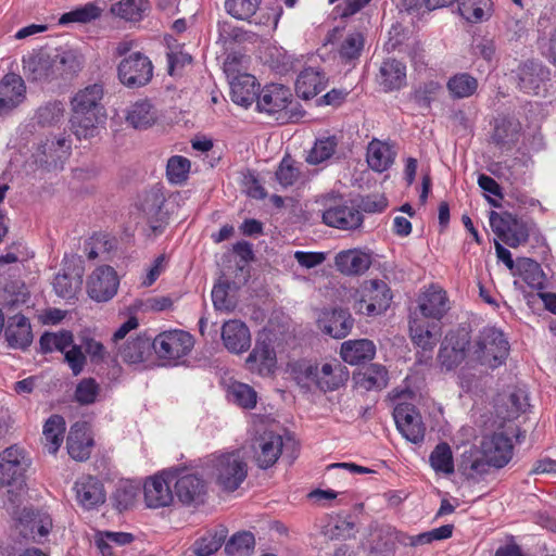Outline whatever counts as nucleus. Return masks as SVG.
<instances>
[{
    "instance_id": "obj_1",
    "label": "nucleus",
    "mask_w": 556,
    "mask_h": 556,
    "mask_svg": "<svg viewBox=\"0 0 556 556\" xmlns=\"http://www.w3.org/2000/svg\"><path fill=\"white\" fill-rule=\"evenodd\" d=\"M291 374L296 383L306 390L334 391L349 379V370L339 361L312 363L299 361L291 365Z\"/></svg>"
},
{
    "instance_id": "obj_2",
    "label": "nucleus",
    "mask_w": 556,
    "mask_h": 556,
    "mask_svg": "<svg viewBox=\"0 0 556 556\" xmlns=\"http://www.w3.org/2000/svg\"><path fill=\"white\" fill-rule=\"evenodd\" d=\"M511 440L504 433L484 435L480 443L481 458L477 457V451H469L464 455L462 467L464 473L473 478L475 475H482L488 467L503 468L513 457Z\"/></svg>"
},
{
    "instance_id": "obj_3",
    "label": "nucleus",
    "mask_w": 556,
    "mask_h": 556,
    "mask_svg": "<svg viewBox=\"0 0 556 556\" xmlns=\"http://www.w3.org/2000/svg\"><path fill=\"white\" fill-rule=\"evenodd\" d=\"M28 465L24 451L17 446H10L0 453V484L8 486V501L4 503L8 514L16 515L18 504L24 502Z\"/></svg>"
},
{
    "instance_id": "obj_4",
    "label": "nucleus",
    "mask_w": 556,
    "mask_h": 556,
    "mask_svg": "<svg viewBox=\"0 0 556 556\" xmlns=\"http://www.w3.org/2000/svg\"><path fill=\"white\" fill-rule=\"evenodd\" d=\"M472 358L491 369L502 366L509 354V343L500 329L484 327L472 346Z\"/></svg>"
},
{
    "instance_id": "obj_5",
    "label": "nucleus",
    "mask_w": 556,
    "mask_h": 556,
    "mask_svg": "<svg viewBox=\"0 0 556 556\" xmlns=\"http://www.w3.org/2000/svg\"><path fill=\"white\" fill-rule=\"evenodd\" d=\"M208 469L216 483L225 491H235L247 477L248 468L239 452L214 454Z\"/></svg>"
},
{
    "instance_id": "obj_6",
    "label": "nucleus",
    "mask_w": 556,
    "mask_h": 556,
    "mask_svg": "<svg viewBox=\"0 0 556 556\" xmlns=\"http://www.w3.org/2000/svg\"><path fill=\"white\" fill-rule=\"evenodd\" d=\"M391 300V290L383 280H366L355 292L353 308L364 316H377L388 309Z\"/></svg>"
},
{
    "instance_id": "obj_7",
    "label": "nucleus",
    "mask_w": 556,
    "mask_h": 556,
    "mask_svg": "<svg viewBox=\"0 0 556 556\" xmlns=\"http://www.w3.org/2000/svg\"><path fill=\"white\" fill-rule=\"evenodd\" d=\"M254 438L252 439L253 457L258 467L266 469L271 467L282 452V437L270 430L263 421L254 422Z\"/></svg>"
},
{
    "instance_id": "obj_8",
    "label": "nucleus",
    "mask_w": 556,
    "mask_h": 556,
    "mask_svg": "<svg viewBox=\"0 0 556 556\" xmlns=\"http://www.w3.org/2000/svg\"><path fill=\"white\" fill-rule=\"evenodd\" d=\"M193 344V337L187 331L169 330L157 334L152 346L160 358L176 362L188 355Z\"/></svg>"
},
{
    "instance_id": "obj_9",
    "label": "nucleus",
    "mask_w": 556,
    "mask_h": 556,
    "mask_svg": "<svg viewBox=\"0 0 556 556\" xmlns=\"http://www.w3.org/2000/svg\"><path fill=\"white\" fill-rule=\"evenodd\" d=\"M118 79L128 88H140L150 83L153 65L148 56L135 52L123 59L117 67Z\"/></svg>"
},
{
    "instance_id": "obj_10",
    "label": "nucleus",
    "mask_w": 556,
    "mask_h": 556,
    "mask_svg": "<svg viewBox=\"0 0 556 556\" xmlns=\"http://www.w3.org/2000/svg\"><path fill=\"white\" fill-rule=\"evenodd\" d=\"M397 430L412 443H420L425 439L426 428L417 409L408 403H399L393 412Z\"/></svg>"
},
{
    "instance_id": "obj_11",
    "label": "nucleus",
    "mask_w": 556,
    "mask_h": 556,
    "mask_svg": "<svg viewBox=\"0 0 556 556\" xmlns=\"http://www.w3.org/2000/svg\"><path fill=\"white\" fill-rule=\"evenodd\" d=\"M469 344L467 332H450L445 336L439 354L438 362L443 370L450 371L459 366L466 357Z\"/></svg>"
},
{
    "instance_id": "obj_12",
    "label": "nucleus",
    "mask_w": 556,
    "mask_h": 556,
    "mask_svg": "<svg viewBox=\"0 0 556 556\" xmlns=\"http://www.w3.org/2000/svg\"><path fill=\"white\" fill-rule=\"evenodd\" d=\"M225 72L229 78L231 100L244 108L251 105L260 87L255 77L247 73H235L231 62L225 63Z\"/></svg>"
},
{
    "instance_id": "obj_13",
    "label": "nucleus",
    "mask_w": 556,
    "mask_h": 556,
    "mask_svg": "<svg viewBox=\"0 0 556 556\" xmlns=\"http://www.w3.org/2000/svg\"><path fill=\"white\" fill-rule=\"evenodd\" d=\"M118 285L115 270L110 266H101L89 277L87 290L91 299L104 302L115 295Z\"/></svg>"
},
{
    "instance_id": "obj_14",
    "label": "nucleus",
    "mask_w": 556,
    "mask_h": 556,
    "mask_svg": "<svg viewBox=\"0 0 556 556\" xmlns=\"http://www.w3.org/2000/svg\"><path fill=\"white\" fill-rule=\"evenodd\" d=\"M23 71L27 78L42 81L56 77V65L52 50H39L23 59Z\"/></svg>"
},
{
    "instance_id": "obj_15",
    "label": "nucleus",
    "mask_w": 556,
    "mask_h": 556,
    "mask_svg": "<svg viewBox=\"0 0 556 556\" xmlns=\"http://www.w3.org/2000/svg\"><path fill=\"white\" fill-rule=\"evenodd\" d=\"M326 225L343 230L358 228L363 223L362 213L353 206H349L340 200L326 207L323 213Z\"/></svg>"
},
{
    "instance_id": "obj_16",
    "label": "nucleus",
    "mask_w": 556,
    "mask_h": 556,
    "mask_svg": "<svg viewBox=\"0 0 556 556\" xmlns=\"http://www.w3.org/2000/svg\"><path fill=\"white\" fill-rule=\"evenodd\" d=\"M371 263V253L362 249L343 250L334 256L336 269L344 276L363 275Z\"/></svg>"
},
{
    "instance_id": "obj_17",
    "label": "nucleus",
    "mask_w": 556,
    "mask_h": 556,
    "mask_svg": "<svg viewBox=\"0 0 556 556\" xmlns=\"http://www.w3.org/2000/svg\"><path fill=\"white\" fill-rule=\"evenodd\" d=\"M318 328L326 334L341 339L346 337L353 328L354 320L343 309L323 311L317 319Z\"/></svg>"
},
{
    "instance_id": "obj_18",
    "label": "nucleus",
    "mask_w": 556,
    "mask_h": 556,
    "mask_svg": "<svg viewBox=\"0 0 556 556\" xmlns=\"http://www.w3.org/2000/svg\"><path fill=\"white\" fill-rule=\"evenodd\" d=\"M222 340L225 348L233 354H242L251 346V333L240 320L226 321L222 327Z\"/></svg>"
},
{
    "instance_id": "obj_19",
    "label": "nucleus",
    "mask_w": 556,
    "mask_h": 556,
    "mask_svg": "<svg viewBox=\"0 0 556 556\" xmlns=\"http://www.w3.org/2000/svg\"><path fill=\"white\" fill-rule=\"evenodd\" d=\"M418 308L424 317L441 319L450 309L446 292L437 286H430L418 298Z\"/></svg>"
},
{
    "instance_id": "obj_20",
    "label": "nucleus",
    "mask_w": 556,
    "mask_h": 556,
    "mask_svg": "<svg viewBox=\"0 0 556 556\" xmlns=\"http://www.w3.org/2000/svg\"><path fill=\"white\" fill-rule=\"evenodd\" d=\"M67 452L75 460H86L91 454L93 439L87 422H76L67 437Z\"/></svg>"
},
{
    "instance_id": "obj_21",
    "label": "nucleus",
    "mask_w": 556,
    "mask_h": 556,
    "mask_svg": "<svg viewBox=\"0 0 556 556\" xmlns=\"http://www.w3.org/2000/svg\"><path fill=\"white\" fill-rule=\"evenodd\" d=\"M76 500L85 509H92L105 502L103 484L94 477L85 476L75 482Z\"/></svg>"
},
{
    "instance_id": "obj_22",
    "label": "nucleus",
    "mask_w": 556,
    "mask_h": 556,
    "mask_svg": "<svg viewBox=\"0 0 556 556\" xmlns=\"http://www.w3.org/2000/svg\"><path fill=\"white\" fill-rule=\"evenodd\" d=\"M25 98V85L16 74H7L0 81V114L16 108Z\"/></svg>"
},
{
    "instance_id": "obj_23",
    "label": "nucleus",
    "mask_w": 556,
    "mask_h": 556,
    "mask_svg": "<svg viewBox=\"0 0 556 556\" xmlns=\"http://www.w3.org/2000/svg\"><path fill=\"white\" fill-rule=\"evenodd\" d=\"M144 502L149 508L168 506L173 502V493L163 475L150 477L144 482Z\"/></svg>"
},
{
    "instance_id": "obj_24",
    "label": "nucleus",
    "mask_w": 556,
    "mask_h": 556,
    "mask_svg": "<svg viewBox=\"0 0 556 556\" xmlns=\"http://www.w3.org/2000/svg\"><path fill=\"white\" fill-rule=\"evenodd\" d=\"M247 367L252 372L261 376L270 375L276 367V354L269 343L257 341L245 361Z\"/></svg>"
},
{
    "instance_id": "obj_25",
    "label": "nucleus",
    "mask_w": 556,
    "mask_h": 556,
    "mask_svg": "<svg viewBox=\"0 0 556 556\" xmlns=\"http://www.w3.org/2000/svg\"><path fill=\"white\" fill-rule=\"evenodd\" d=\"M16 510V515H10L17 520L18 526L21 527L20 532L23 535L31 534L35 536L37 533L40 536H45L50 532L52 521L48 516H36L33 510L27 509L26 507L22 508V504H18Z\"/></svg>"
},
{
    "instance_id": "obj_26",
    "label": "nucleus",
    "mask_w": 556,
    "mask_h": 556,
    "mask_svg": "<svg viewBox=\"0 0 556 556\" xmlns=\"http://www.w3.org/2000/svg\"><path fill=\"white\" fill-rule=\"evenodd\" d=\"M126 122L135 129H148L159 119L157 110L148 100H139L126 110Z\"/></svg>"
},
{
    "instance_id": "obj_27",
    "label": "nucleus",
    "mask_w": 556,
    "mask_h": 556,
    "mask_svg": "<svg viewBox=\"0 0 556 556\" xmlns=\"http://www.w3.org/2000/svg\"><path fill=\"white\" fill-rule=\"evenodd\" d=\"M8 344L13 349H26L33 341L29 320L21 314L12 316L4 330Z\"/></svg>"
},
{
    "instance_id": "obj_28",
    "label": "nucleus",
    "mask_w": 556,
    "mask_h": 556,
    "mask_svg": "<svg viewBox=\"0 0 556 556\" xmlns=\"http://www.w3.org/2000/svg\"><path fill=\"white\" fill-rule=\"evenodd\" d=\"M102 98L103 87L99 84L89 85L74 94L71 101L72 111L104 113Z\"/></svg>"
},
{
    "instance_id": "obj_29",
    "label": "nucleus",
    "mask_w": 556,
    "mask_h": 556,
    "mask_svg": "<svg viewBox=\"0 0 556 556\" xmlns=\"http://www.w3.org/2000/svg\"><path fill=\"white\" fill-rule=\"evenodd\" d=\"M291 93L281 85H271L264 88L257 98V108L262 112L274 114L285 110L290 103Z\"/></svg>"
},
{
    "instance_id": "obj_30",
    "label": "nucleus",
    "mask_w": 556,
    "mask_h": 556,
    "mask_svg": "<svg viewBox=\"0 0 556 556\" xmlns=\"http://www.w3.org/2000/svg\"><path fill=\"white\" fill-rule=\"evenodd\" d=\"M105 119L104 113L72 111L71 128L78 139H89L98 134L99 125Z\"/></svg>"
},
{
    "instance_id": "obj_31",
    "label": "nucleus",
    "mask_w": 556,
    "mask_h": 556,
    "mask_svg": "<svg viewBox=\"0 0 556 556\" xmlns=\"http://www.w3.org/2000/svg\"><path fill=\"white\" fill-rule=\"evenodd\" d=\"M67 262H71L74 266L77 265V270L72 274H58L53 281V288L60 298L70 300L75 298L80 290L83 277L80 265L83 261L80 257L72 256Z\"/></svg>"
},
{
    "instance_id": "obj_32",
    "label": "nucleus",
    "mask_w": 556,
    "mask_h": 556,
    "mask_svg": "<svg viewBox=\"0 0 556 556\" xmlns=\"http://www.w3.org/2000/svg\"><path fill=\"white\" fill-rule=\"evenodd\" d=\"M376 346L368 339L348 340L341 344L340 355L350 365H357L374 358Z\"/></svg>"
},
{
    "instance_id": "obj_33",
    "label": "nucleus",
    "mask_w": 556,
    "mask_h": 556,
    "mask_svg": "<svg viewBox=\"0 0 556 556\" xmlns=\"http://www.w3.org/2000/svg\"><path fill=\"white\" fill-rule=\"evenodd\" d=\"M326 77L318 70L308 67L303 70L295 81L296 94L308 100L321 92L326 87Z\"/></svg>"
},
{
    "instance_id": "obj_34",
    "label": "nucleus",
    "mask_w": 556,
    "mask_h": 556,
    "mask_svg": "<svg viewBox=\"0 0 556 556\" xmlns=\"http://www.w3.org/2000/svg\"><path fill=\"white\" fill-rule=\"evenodd\" d=\"M518 77L520 89L527 93L536 94L547 79L548 72L542 64L530 61L519 67Z\"/></svg>"
},
{
    "instance_id": "obj_35",
    "label": "nucleus",
    "mask_w": 556,
    "mask_h": 556,
    "mask_svg": "<svg viewBox=\"0 0 556 556\" xmlns=\"http://www.w3.org/2000/svg\"><path fill=\"white\" fill-rule=\"evenodd\" d=\"M379 79L386 91L401 89L406 85V66L395 59H388L380 66Z\"/></svg>"
},
{
    "instance_id": "obj_36",
    "label": "nucleus",
    "mask_w": 556,
    "mask_h": 556,
    "mask_svg": "<svg viewBox=\"0 0 556 556\" xmlns=\"http://www.w3.org/2000/svg\"><path fill=\"white\" fill-rule=\"evenodd\" d=\"M395 151L383 141L374 139L367 147V163L369 167L378 173L387 170L394 162Z\"/></svg>"
},
{
    "instance_id": "obj_37",
    "label": "nucleus",
    "mask_w": 556,
    "mask_h": 556,
    "mask_svg": "<svg viewBox=\"0 0 556 556\" xmlns=\"http://www.w3.org/2000/svg\"><path fill=\"white\" fill-rule=\"evenodd\" d=\"M164 203L165 198L159 190L148 192L141 202V211L153 230L160 228L166 219V213L163 211Z\"/></svg>"
},
{
    "instance_id": "obj_38",
    "label": "nucleus",
    "mask_w": 556,
    "mask_h": 556,
    "mask_svg": "<svg viewBox=\"0 0 556 556\" xmlns=\"http://www.w3.org/2000/svg\"><path fill=\"white\" fill-rule=\"evenodd\" d=\"M205 484L198 476L185 473L180 476L175 483V491L178 498L190 504L199 501L204 494Z\"/></svg>"
},
{
    "instance_id": "obj_39",
    "label": "nucleus",
    "mask_w": 556,
    "mask_h": 556,
    "mask_svg": "<svg viewBox=\"0 0 556 556\" xmlns=\"http://www.w3.org/2000/svg\"><path fill=\"white\" fill-rule=\"evenodd\" d=\"M413 342L424 351L431 352L441 337V330L437 325L425 327L418 319H412L409 324Z\"/></svg>"
},
{
    "instance_id": "obj_40",
    "label": "nucleus",
    "mask_w": 556,
    "mask_h": 556,
    "mask_svg": "<svg viewBox=\"0 0 556 556\" xmlns=\"http://www.w3.org/2000/svg\"><path fill=\"white\" fill-rule=\"evenodd\" d=\"M65 433V420L60 415H52L43 426L46 447L52 454L60 448Z\"/></svg>"
},
{
    "instance_id": "obj_41",
    "label": "nucleus",
    "mask_w": 556,
    "mask_h": 556,
    "mask_svg": "<svg viewBox=\"0 0 556 556\" xmlns=\"http://www.w3.org/2000/svg\"><path fill=\"white\" fill-rule=\"evenodd\" d=\"M52 54L56 65V77L77 73L83 66V56L76 50H52Z\"/></svg>"
},
{
    "instance_id": "obj_42",
    "label": "nucleus",
    "mask_w": 556,
    "mask_h": 556,
    "mask_svg": "<svg viewBox=\"0 0 556 556\" xmlns=\"http://www.w3.org/2000/svg\"><path fill=\"white\" fill-rule=\"evenodd\" d=\"M148 9V0H121L111 7V12L125 21L138 22Z\"/></svg>"
},
{
    "instance_id": "obj_43",
    "label": "nucleus",
    "mask_w": 556,
    "mask_h": 556,
    "mask_svg": "<svg viewBox=\"0 0 556 556\" xmlns=\"http://www.w3.org/2000/svg\"><path fill=\"white\" fill-rule=\"evenodd\" d=\"M518 274L521 279L532 289L541 290L545 285V275L541 265L531 260L522 258L517 264Z\"/></svg>"
},
{
    "instance_id": "obj_44",
    "label": "nucleus",
    "mask_w": 556,
    "mask_h": 556,
    "mask_svg": "<svg viewBox=\"0 0 556 556\" xmlns=\"http://www.w3.org/2000/svg\"><path fill=\"white\" fill-rule=\"evenodd\" d=\"M478 88V80L467 73H459L452 76L447 81V89L455 99H463L472 96Z\"/></svg>"
},
{
    "instance_id": "obj_45",
    "label": "nucleus",
    "mask_w": 556,
    "mask_h": 556,
    "mask_svg": "<svg viewBox=\"0 0 556 556\" xmlns=\"http://www.w3.org/2000/svg\"><path fill=\"white\" fill-rule=\"evenodd\" d=\"M151 344L149 339L138 337L128 341L123 348L119 349L121 357L130 364H138L146 361L150 353Z\"/></svg>"
},
{
    "instance_id": "obj_46",
    "label": "nucleus",
    "mask_w": 556,
    "mask_h": 556,
    "mask_svg": "<svg viewBox=\"0 0 556 556\" xmlns=\"http://www.w3.org/2000/svg\"><path fill=\"white\" fill-rule=\"evenodd\" d=\"M228 399L242 408H254L257 402V393L249 384L235 381L228 387Z\"/></svg>"
},
{
    "instance_id": "obj_47",
    "label": "nucleus",
    "mask_w": 556,
    "mask_h": 556,
    "mask_svg": "<svg viewBox=\"0 0 556 556\" xmlns=\"http://www.w3.org/2000/svg\"><path fill=\"white\" fill-rule=\"evenodd\" d=\"M429 462L437 473L452 475L454 472L453 453L447 443L438 444L431 452Z\"/></svg>"
},
{
    "instance_id": "obj_48",
    "label": "nucleus",
    "mask_w": 556,
    "mask_h": 556,
    "mask_svg": "<svg viewBox=\"0 0 556 556\" xmlns=\"http://www.w3.org/2000/svg\"><path fill=\"white\" fill-rule=\"evenodd\" d=\"M42 154L46 155V163L54 164L64 160L70 154L71 142L67 137L59 136L47 139L41 146Z\"/></svg>"
},
{
    "instance_id": "obj_49",
    "label": "nucleus",
    "mask_w": 556,
    "mask_h": 556,
    "mask_svg": "<svg viewBox=\"0 0 556 556\" xmlns=\"http://www.w3.org/2000/svg\"><path fill=\"white\" fill-rule=\"evenodd\" d=\"M101 15V9L92 3H86L81 7L75 8L74 10L62 14L59 18L60 25H66L70 23H89L97 20Z\"/></svg>"
},
{
    "instance_id": "obj_50",
    "label": "nucleus",
    "mask_w": 556,
    "mask_h": 556,
    "mask_svg": "<svg viewBox=\"0 0 556 556\" xmlns=\"http://www.w3.org/2000/svg\"><path fill=\"white\" fill-rule=\"evenodd\" d=\"M227 535V531L224 528L210 532L197 540L193 544V552L198 556H210L217 552L223 545Z\"/></svg>"
},
{
    "instance_id": "obj_51",
    "label": "nucleus",
    "mask_w": 556,
    "mask_h": 556,
    "mask_svg": "<svg viewBox=\"0 0 556 556\" xmlns=\"http://www.w3.org/2000/svg\"><path fill=\"white\" fill-rule=\"evenodd\" d=\"M357 383L367 390L382 389L388 383V372L383 366L372 364L359 374Z\"/></svg>"
},
{
    "instance_id": "obj_52",
    "label": "nucleus",
    "mask_w": 556,
    "mask_h": 556,
    "mask_svg": "<svg viewBox=\"0 0 556 556\" xmlns=\"http://www.w3.org/2000/svg\"><path fill=\"white\" fill-rule=\"evenodd\" d=\"M39 343L43 353L52 351L64 353L73 343V334L70 331L46 332L41 336Z\"/></svg>"
},
{
    "instance_id": "obj_53",
    "label": "nucleus",
    "mask_w": 556,
    "mask_h": 556,
    "mask_svg": "<svg viewBox=\"0 0 556 556\" xmlns=\"http://www.w3.org/2000/svg\"><path fill=\"white\" fill-rule=\"evenodd\" d=\"M254 545L255 539L251 532H239L226 543L225 552L229 556H249Z\"/></svg>"
},
{
    "instance_id": "obj_54",
    "label": "nucleus",
    "mask_w": 556,
    "mask_h": 556,
    "mask_svg": "<svg viewBox=\"0 0 556 556\" xmlns=\"http://www.w3.org/2000/svg\"><path fill=\"white\" fill-rule=\"evenodd\" d=\"M457 2L459 15L470 23L481 22L490 8V0H457Z\"/></svg>"
},
{
    "instance_id": "obj_55",
    "label": "nucleus",
    "mask_w": 556,
    "mask_h": 556,
    "mask_svg": "<svg viewBox=\"0 0 556 556\" xmlns=\"http://www.w3.org/2000/svg\"><path fill=\"white\" fill-rule=\"evenodd\" d=\"M262 0H225L228 14L237 20L250 21L256 13Z\"/></svg>"
},
{
    "instance_id": "obj_56",
    "label": "nucleus",
    "mask_w": 556,
    "mask_h": 556,
    "mask_svg": "<svg viewBox=\"0 0 556 556\" xmlns=\"http://www.w3.org/2000/svg\"><path fill=\"white\" fill-rule=\"evenodd\" d=\"M453 530V525H444L417 535L407 536V542H405V544L409 546H419L430 544L434 541L446 540L452 536Z\"/></svg>"
},
{
    "instance_id": "obj_57",
    "label": "nucleus",
    "mask_w": 556,
    "mask_h": 556,
    "mask_svg": "<svg viewBox=\"0 0 556 556\" xmlns=\"http://www.w3.org/2000/svg\"><path fill=\"white\" fill-rule=\"evenodd\" d=\"M337 148L334 137L318 139L307 155V162L319 164L332 156Z\"/></svg>"
},
{
    "instance_id": "obj_58",
    "label": "nucleus",
    "mask_w": 556,
    "mask_h": 556,
    "mask_svg": "<svg viewBox=\"0 0 556 556\" xmlns=\"http://www.w3.org/2000/svg\"><path fill=\"white\" fill-rule=\"evenodd\" d=\"M299 166L290 156H285L276 170V179L283 188L293 186L300 179Z\"/></svg>"
},
{
    "instance_id": "obj_59",
    "label": "nucleus",
    "mask_w": 556,
    "mask_h": 556,
    "mask_svg": "<svg viewBox=\"0 0 556 556\" xmlns=\"http://www.w3.org/2000/svg\"><path fill=\"white\" fill-rule=\"evenodd\" d=\"M190 170V161L187 157L175 155L172 156L166 166V175L170 182L181 184L188 177Z\"/></svg>"
},
{
    "instance_id": "obj_60",
    "label": "nucleus",
    "mask_w": 556,
    "mask_h": 556,
    "mask_svg": "<svg viewBox=\"0 0 556 556\" xmlns=\"http://www.w3.org/2000/svg\"><path fill=\"white\" fill-rule=\"evenodd\" d=\"M139 485L132 482H122L114 494L115 505L118 510L128 509L134 505L139 494Z\"/></svg>"
},
{
    "instance_id": "obj_61",
    "label": "nucleus",
    "mask_w": 556,
    "mask_h": 556,
    "mask_svg": "<svg viewBox=\"0 0 556 556\" xmlns=\"http://www.w3.org/2000/svg\"><path fill=\"white\" fill-rule=\"evenodd\" d=\"M64 106L61 102H50L37 112L38 123L42 126L55 125L63 118Z\"/></svg>"
},
{
    "instance_id": "obj_62",
    "label": "nucleus",
    "mask_w": 556,
    "mask_h": 556,
    "mask_svg": "<svg viewBox=\"0 0 556 556\" xmlns=\"http://www.w3.org/2000/svg\"><path fill=\"white\" fill-rule=\"evenodd\" d=\"M520 125L510 118H502L496 122L493 138L497 143L513 141L518 134Z\"/></svg>"
},
{
    "instance_id": "obj_63",
    "label": "nucleus",
    "mask_w": 556,
    "mask_h": 556,
    "mask_svg": "<svg viewBox=\"0 0 556 556\" xmlns=\"http://www.w3.org/2000/svg\"><path fill=\"white\" fill-rule=\"evenodd\" d=\"M529 238V232L526 225L519 220L516 216H513V220L509 225V230L505 235L503 241L511 248H516L521 243H525Z\"/></svg>"
},
{
    "instance_id": "obj_64",
    "label": "nucleus",
    "mask_w": 556,
    "mask_h": 556,
    "mask_svg": "<svg viewBox=\"0 0 556 556\" xmlns=\"http://www.w3.org/2000/svg\"><path fill=\"white\" fill-rule=\"evenodd\" d=\"M364 47V38L359 33L349 34L340 47V55L346 60L358 58Z\"/></svg>"
}]
</instances>
